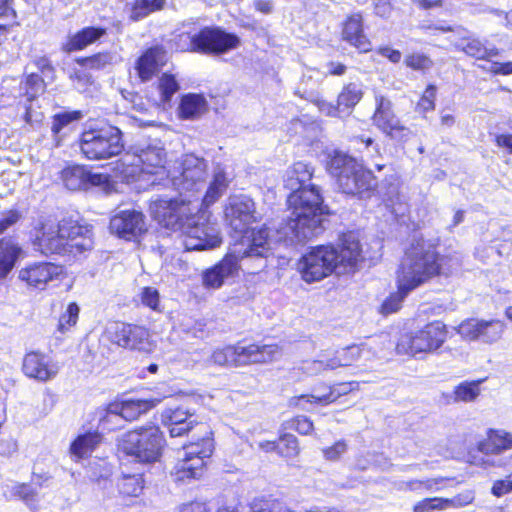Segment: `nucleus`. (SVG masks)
I'll list each match as a JSON object with an SVG mask.
<instances>
[{
	"instance_id": "obj_41",
	"label": "nucleus",
	"mask_w": 512,
	"mask_h": 512,
	"mask_svg": "<svg viewBox=\"0 0 512 512\" xmlns=\"http://www.w3.org/2000/svg\"><path fill=\"white\" fill-rule=\"evenodd\" d=\"M330 354L321 353L316 359L302 361L295 369L306 376L321 375L330 369Z\"/></svg>"
},
{
	"instance_id": "obj_47",
	"label": "nucleus",
	"mask_w": 512,
	"mask_h": 512,
	"mask_svg": "<svg viewBox=\"0 0 512 512\" xmlns=\"http://www.w3.org/2000/svg\"><path fill=\"white\" fill-rule=\"evenodd\" d=\"M120 493L126 496L137 497L143 490V478L141 474L123 475L118 481Z\"/></svg>"
},
{
	"instance_id": "obj_49",
	"label": "nucleus",
	"mask_w": 512,
	"mask_h": 512,
	"mask_svg": "<svg viewBox=\"0 0 512 512\" xmlns=\"http://www.w3.org/2000/svg\"><path fill=\"white\" fill-rule=\"evenodd\" d=\"M165 0H136L132 10L131 19L137 21L146 17L151 12L161 9Z\"/></svg>"
},
{
	"instance_id": "obj_42",
	"label": "nucleus",
	"mask_w": 512,
	"mask_h": 512,
	"mask_svg": "<svg viewBox=\"0 0 512 512\" xmlns=\"http://www.w3.org/2000/svg\"><path fill=\"white\" fill-rule=\"evenodd\" d=\"M383 201L396 218L403 217L408 211L406 199L399 193L398 187L395 185L389 187L388 192L384 195Z\"/></svg>"
},
{
	"instance_id": "obj_33",
	"label": "nucleus",
	"mask_w": 512,
	"mask_h": 512,
	"mask_svg": "<svg viewBox=\"0 0 512 512\" xmlns=\"http://www.w3.org/2000/svg\"><path fill=\"white\" fill-rule=\"evenodd\" d=\"M102 441L101 433L87 432L80 434L70 445V454L76 460L88 457Z\"/></svg>"
},
{
	"instance_id": "obj_63",
	"label": "nucleus",
	"mask_w": 512,
	"mask_h": 512,
	"mask_svg": "<svg viewBox=\"0 0 512 512\" xmlns=\"http://www.w3.org/2000/svg\"><path fill=\"white\" fill-rule=\"evenodd\" d=\"M512 492V478L506 477L505 479L496 480L491 488V493L495 497H502Z\"/></svg>"
},
{
	"instance_id": "obj_22",
	"label": "nucleus",
	"mask_w": 512,
	"mask_h": 512,
	"mask_svg": "<svg viewBox=\"0 0 512 512\" xmlns=\"http://www.w3.org/2000/svg\"><path fill=\"white\" fill-rule=\"evenodd\" d=\"M60 371V365L50 356L39 351H31L24 355L22 372L30 379L48 382L54 379Z\"/></svg>"
},
{
	"instance_id": "obj_48",
	"label": "nucleus",
	"mask_w": 512,
	"mask_h": 512,
	"mask_svg": "<svg viewBox=\"0 0 512 512\" xmlns=\"http://www.w3.org/2000/svg\"><path fill=\"white\" fill-rule=\"evenodd\" d=\"M479 340L485 343H493L499 340L504 332L505 325L499 320L482 321Z\"/></svg>"
},
{
	"instance_id": "obj_35",
	"label": "nucleus",
	"mask_w": 512,
	"mask_h": 512,
	"mask_svg": "<svg viewBox=\"0 0 512 512\" xmlns=\"http://www.w3.org/2000/svg\"><path fill=\"white\" fill-rule=\"evenodd\" d=\"M155 347V342L151 340L148 329L143 326L130 324L125 348L149 354L154 351Z\"/></svg>"
},
{
	"instance_id": "obj_64",
	"label": "nucleus",
	"mask_w": 512,
	"mask_h": 512,
	"mask_svg": "<svg viewBox=\"0 0 512 512\" xmlns=\"http://www.w3.org/2000/svg\"><path fill=\"white\" fill-rule=\"evenodd\" d=\"M251 512H278V503L274 500L256 499L251 505Z\"/></svg>"
},
{
	"instance_id": "obj_16",
	"label": "nucleus",
	"mask_w": 512,
	"mask_h": 512,
	"mask_svg": "<svg viewBox=\"0 0 512 512\" xmlns=\"http://www.w3.org/2000/svg\"><path fill=\"white\" fill-rule=\"evenodd\" d=\"M239 38L219 28H204L190 36L189 50L202 54H223L238 47Z\"/></svg>"
},
{
	"instance_id": "obj_43",
	"label": "nucleus",
	"mask_w": 512,
	"mask_h": 512,
	"mask_svg": "<svg viewBox=\"0 0 512 512\" xmlns=\"http://www.w3.org/2000/svg\"><path fill=\"white\" fill-rule=\"evenodd\" d=\"M98 428L102 431H114L123 426V418L120 415L117 406L114 403L110 404L105 410L101 412Z\"/></svg>"
},
{
	"instance_id": "obj_58",
	"label": "nucleus",
	"mask_w": 512,
	"mask_h": 512,
	"mask_svg": "<svg viewBox=\"0 0 512 512\" xmlns=\"http://www.w3.org/2000/svg\"><path fill=\"white\" fill-rule=\"evenodd\" d=\"M348 445L346 441L339 440L332 446L326 447L322 450L323 457L327 461L335 462L341 459V457L347 452Z\"/></svg>"
},
{
	"instance_id": "obj_46",
	"label": "nucleus",
	"mask_w": 512,
	"mask_h": 512,
	"mask_svg": "<svg viewBox=\"0 0 512 512\" xmlns=\"http://www.w3.org/2000/svg\"><path fill=\"white\" fill-rule=\"evenodd\" d=\"M130 324L123 322H112L105 329V337L119 347L125 348Z\"/></svg>"
},
{
	"instance_id": "obj_13",
	"label": "nucleus",
	"mask_w": 512,
	"mask_h": 512,
	"mask_svg": "<svg viewBox=\"0 0 512 512\" xmlns=\"http://www.w3.org/2000/svg\"><path fill=\"white\" fill-rule=\"evenodd\" d=\"M178 172V175L167 178L164 186L171 184L179 193L189 192L194 195L205 186L208 164L194 153L184 154L179 161Z\"/></svg>"
},
{
	"instance_id": "obj_59",
	"label": "nucleus",
	"mask_w": 512,
	"mask_h": 512,
	"mask_svg": "<svg viewBox=\"0 0 512 512\" xmlns=\"http://www.w3.org/2000/svg\"><path fill=\"white\" fill-rule=\"evenodd\" d=\"M111 62V56L107 53L96 54L92 57L78 60L85 69H101Z\"/></svg>"
},
{
	"instance_id": "obj_24",
	"label": "nucleus",
	"mask_w": 512,
	"mask_h": 512,
	"mask_svg": "<svg viewBox=\"0 0 512 512\" xmlns=\"http://www.w3.org/2000/svg\"><path fill=\"white\" fill-rule=\"evenodd\" d=\"M61 178L65 187L72 191L85 190L92 186H102L108 183L106 174L92 173L81 165L66 167L62 170Z\"/></svg>"
},
{
	"instance_id": "obj_38",
	"label": "nucleus",
	"mask_w": 512,
	"mask_h": 512,
	"mask_svg": "<svg viewBox=\"0 0 512 512\" xmlns=\"http://www.w3.org/2000/svg\"><path fill=\"white\" fill-rule=\"evenodd\" d=\"M104 34L105 30L102 28L86 27L70 37L68 42L65 44L64 49L67 52L81 50L95 42Z\"/></svg>"
},
{
	"instance_id": "obj_27",
	"label": "nucleus",
	"mask_w": 512,
	"mask_h": 512,
	"mask_svg": "<svg viewBox=\"0 0 512 512\" xmlns=\"http://www.w3.org/2000/svg\"><path fill=\"white\" fill-rule=\"evenodd\" d=\"M343 40L357 48L360 52H368L372 45L363 32V18L355 13L347 18L342 31Z\"/></svg>"
},
{
	"instance_id": "obj_51",
	"label": "nucleus",
	"mask_w": 512,
	"mask_h": 512,
	"mask_svg": "<svg viewBox=\"0 0 512 512\" xmlns=\"http://www.w3.org/2000/svg\"><path fill=\"white\" fill-rule=\"evenodd\" d=\"M475 500V491L466 489L451 498H443L445 510L466 507Z\"/></svg>"
},
{
	"instance_id": "obj_23",
	"label": "nucleus",
	"mask_w": 512,
	"mask_h": 512,
	"mask_svg": "<svg viewBox=\"0 0 512 512\" xmlns=\"http://www.w3.org/2000/svg\"><path fill=\"white\" fill-rule=\"evenodd\" d=\"M62 272V267L56 264L35 262L20 269L18 278L28 287L43 290L49 282L58 279Z\"/></svg>"
},
{
	"instance_id": "obj_7",
	"label": "nucleus",
	"mask_w": 512,
	"mask_h": 512,
	"mask_svg": "<svg viewBox=\"0 0 512 512\" xmlns=\"http://www.w3.org/2000/svg\"><path fill=\"white\" fill-rule=\"evenodd\" d=\"M166 158L164 149L157 145L148 146L139 150L136 154H126L122 158L121 170L124 177L138 176L139 179L148 181L152 186L164 185L168 177L163 163Z\"/></svg>"
},
{
	"instance_id": "obj_45",
	"label": "nucleus",
	"mask_w": 512,
	"mask_h": 512,
	"mask_svg": "<svg viewBox=\"0 0 512 512\" xmlns=\"http://www.w3.org/2000/svg\"><path fill=\"white\" fill-rule=\"evenodd\" d=\"M363 97L362 85L358 83H349L343 87L338 95L337 104L339 107L347 109L353 108Z\"/></svg>"
},
{
	"instance_id": "obj_14",
	"label": "nucleus",
	"mask_w": 512,
	"mask_h": 512,
	"mask_svg": "<svg viewBox=\"0 0 512 512\" xmlns=\"http://www.w3.org/2000/svg\"><path fill=\"white\" fill-rule=\"evenodd\" d=\"M196 223L188 221L180 231L184 234L183 245L187 251L213 249L220 245L221 238L216 226L208 221L207 211L199 208Z\"/></svg>"
},
{
	"instance_id": "obj_5",
	"label": "nucleus",
	"mask_w": 512,
	"mask_h": 512,
	"mask_svg": "<svg viewBox=\"0 0 512 512\" xmlns=\"http://www.w3.org/2000/svg\"><path fill=\"white\" fill-rule=\"evenodd\" d=\"M329 173L337 178L339 188L343 193L368 197L376 186L371 171L364 169L356 159L347 154L334 151L327 163Z\"/></svg>"
},
{
	"instance_id": "obj_21",
	"label": "nucleus",
	"mask_w": 512,
	"mask_h": 512,
	"mask_svg": "<svg viewBox=\"0 0 512 512\" xmlns=\"http://www.w3.org/2000/svg\"><path fill=\"white\" fill-rule=\"evenodd\" d=\"M225 217L231 228L242 234L248 225L257 220L255 203L244 195L231 197L225 208Z\"/></svg>"
},
{
	"instance_id": "obj_6",
	"label": "nucleus",
	"mask_w": 512,
	"mask_h": 512,
	"mask_svg": "<svg viewBox=\"0 0 512 512\" xmlns=\"http://www.w3.org/2000/svg\"><path fill=\"white\" fill-rule=\"evenodd\" d=\"M199 208V197L192 200L183 193L175 198H157L149 207L151 216L160 225L173 231H180L188 221L196 223V212H199Z\"/></svg>"
},
{
	"instance_id": "obj_8",
	"label": "nucleus",
	"mask_w": 512,
	"mask_h": 512,
	"mask_svg": "<svg viewBox=\"0 0 512 512\" xmlns=\"http://www.w3.org/2000/svg\"><path fill=\"white\" fill-rule=\"evenodd\" d=\"M280 356L281 349L275 344L248 346L237 344L214 349L207 362L218 366H244L271 362Z\"/></svg>"
},
{
	"instance_id": "obj_3",
	"label": "nucleus",
	"mask_w": 512,
	"mask_h": 512,
	"mask_svg": "<svg viewBox=\"0 0 512 512\" xmlns=\"http://www.w3.org/2000/svg\"><path fill=\"white\" fill-rule=\"evenodd\" d=\"M32 245L35 251L44 255L81 253L93 246L92 229L71 218L59 223L43 219L35 228Z\"/></svg>"
},
{
	"instance_id": "obj_57",
	"label": "nucleus",
	"mask_w": 512,
	"mask_h": 512,
	"mask_svg": "<svg viewBox=\"0 0 512 512\" xmlns=\"http://www.w3.org/2000/svg\"><path fill=\"white\" fill-rule=\"evenodd\" d=\"M445 510L442 497L426 498L414 505L413 512H433Z\"/></svg>"
},
{
	"instance_id": "obj_62",
	"label": "nucleus",
	"mask_w": 512,
	"mask_h": 512,
	"mask_svg": "<svg viewBox=\"0 0 512 512\" xmlns=\"http://www.w3.org/2000/svg\"><path fill=\"white\" fill-rule=\"evenodd\" d=\"M79 117V112L63 113L56 115L53 119L51 127L52 132L54 134H59L65 126L69 125L72 121L77 120Z\"/></svg>"
},
{
	"instance_id": "obj_1",
	"label": "nucleus",
	"mask_w": 512,
	"mask_h": 512,
	"mask_svg": "<svg viewBox=\"0 0 512 512\" xmlns=\"http://www.w3.org/2000/svg\"><path fill=\"white\" fill-rule=\"evenodd\" d=\"M312 175L313 168L303 161L295 162L286 171L284 183L292 190L288 197L291 212L281 233L292 242L305 241L322 230L323 216L326 213L323 198L315 186H304L311 180Z\"/></svg>"
},
{
	"instance_id": "obj_55",
	"label": "nucleus",
	"mask_w": 512,
	"mask_h": 512,
	"mask_svg": "<svg viewBox=\"0 0 512 512\" xmlns=\"http://www.w3.org/2000/svg\"><path fill=\"white\" fill-rule=\"evenodd\" d=\"M13 491L16 496L26 503V505L33 509L37 508L38 493L31 485L25 483L17 484L14 486Z\"/></svg>"
},
{
	"instance_id": "obj_54",
	"label": "nucleus",
	"mask_w": 512,
	"mask_h": 512,
	"mask_svg": "<svg viewBox=\"0 0 512 512\" xmlns=\"http://www.w3.org/2000/svg\"><path fill=\"white\" fill-rule=\"evenodd\" d=\"M299 453L297 438L291 434H285L279 439L278 454L285 458H294Z\"/></svg>"
},
{
	"instance_id": "obj_25",
	"label": "nucleus",
	"mask_w": 512,
	"mask_h": 512,
	"mask_svg": "<svg viewBox=\"0 0 512 512\" xmlns=\"http://www.w3.org/2000/svg\"><path fill=\"white\" fill-rule=\"evenodd\" d=\"M161 422L171 437H181L190 432L198 421L194 413L184 407H169L162 411Z\"/></svg>"
},
{
	"instance_id": "obj_53",
	"label": "nucleus",
	"mask_w": 512,
	"mask_h": 512,
	"mask_svg": "<svg viewBox=\"0 0 512 512\" xmlns=\"http://www.w3.org/2000/svg\"><path fill=\"white\" fill-rule=\"evenodd\" d=\"M21 89L24 90V95L30 102L44 91V83L39 75L32 73L26 78Z\"/></svg>"
},
{
	"instance_id": "obj_34",
	"label": "nucleus",
	"mask_w": 512,
	"mask_h": 512,
	"mask_svg": "<svg viewBox=\"0 0 512 512\" xmlns=\"http://www.w3.org/2000/svg\"><path fill=\"white\" fill-rule=\"evenodd\" d=\"M21 251V247L11 239L0 240V281L13 270Z\"/></svg>"
},
{
	"instance_id": "obj_30",
	"label": "nucleus",
	"mask_w": 512,
	"mask_h": 512,
	"mask_svg": "<svg viewBox=\"0 0 512 512\" xmlns=\"http://www.w3.org/2000/svg\"><path fill=\"white\" fill-rule=\"evenodd\" d=\"M354 383H342L332 387H325L328 391L322 395H300L299 397L294 398L295 405L300 406L302 409H306V406L303 404L306 403H317L321 405H327L334 401H336L340 396L348 394L352 389Z\"/></svg>"
},
{
	"instance_id": "obj_11",
	"label": "nucleus",
	"mask_w": 512,
	"mask_h": 512,
	"mask_svg": "<svg viewBox=\"0 0 512 512\" xmlns=\"http://www.w3.org/2000/svg\"><path fill=\"white\" fill-rule=\"evenodd\" d=\"M80 151L88 160H105L119 155L123 149L122 132L114 126L84 131Z\"/></svg>"
},
{
	"instance_id": "obj_20",
	"label": "nucleus",
	"mask_w": 512,
	"mask_h": 512,
	"mask_svg": "<svg viewBox=\"0 0 512 512\" xmlns=\"http://www.w3.org/2000/svg\"><path fill=\"white\" fill-rule=\"evenodd\" d=\"M239 255L240 251L234 247L220 262L203 271V286L207 289H219L226 281L235 277L240 268L246 269Z\"/></svg>"
},
{
	"instance_id": "obj_37",
	"label": "nucleus",
	"mask_w": 512,
	"mask_h": 512,
	"mask_svg": "<svg viewBox=\"0 0 512 512\" xmlns=\"http://www.w3.org/2000/svg\"><path fill=\"white\" fill-rule=\"evenodd\" d=\"M228 183L229 180L224 170L222 168H216L214 170L212 181L202 198V205L209 207L214 204L226 191Z\"/></svg>"
},
{
	"instance_id": "obj_50",
	"label": "nucleus",
	"mask_w": 512,
	"mask_h": 512,
	"mask_svg": "<svg viewBox=\"0 0 512 512\" xmlns=\"http://www.w3.org/2000/svg\"><path fill=\"white\" fill-rule=\"evenodd\" d=\"M179 88V84L173 75L163 74L158 83L161 101L168 103Z\"/></svg>"
},
{
	"instance_id": "obj_15",
	"label": "nucleus",
	"mask_w": 512,
	"mask_h": 512,
	"mask_svg": "<svg viewBox=\"0 0 512 512\" xmlns=\"http://www.w3.org/2000/svg\"><path fill=\"white\" fill-rule=\"evenodd\" d=\"M244 241L241 245L246 244L247 248L240 251V260L249 273L255 274L266 267V258L271 251V240L266 227L258 230L245 231Z\"/></svg>"
},
{
	"instance_id": "obj_4",
	"label": "nucleus",
	"mask_w": 512,
	"mask_h": 512,
	"mask_svg": "<svg viewBox=\"0 0 512 512\" xmlns=\"http://www.w3.org/2000/svg\"><path fill=\"white\" fill-rule=\"evenodd\" d=\"M436 271L434 254L429 247L420 246L406 252L397 271L398 291L383 302L381 313L388 315L398 311L403 299L428 281Z\"/></svg>"
},
{
	"instance_id": "obj_9",
	"label": "nucleus",
	"mask_w": 512,
	"mask_h": 512,
	"mask_svg": "<svg viewBox=\"0 0 512 512\" xmlns=\"http://www.w3.org/2000/svg\"><path fill=\"white\" fill-rule=\"evenodd\" d=\"M164 445L163 433L154 425L127 432L119 441L120 450L141 463L156 462Z\"/></svg>"
},
{
	"instance_id": "obj_10",
	"label": "nucleus",
	"mask_w": 512,
	"mask_h": 512,
	"mask_svg": "<svg viewBox=\"0 0 512 512\" xmlns=\"http://www.w3.org/2000/svg\"><path fill=\"white\" fill-rule=\"evenodd\" d=\"M214 450L213 439L207 434L197 441L183 445L177 452V461L171 470V476L176 482H186L202 476L205 459Z\"/></svg>"
},
{
	"instance_id": "obj_31",
	"label": "nucleus",
	"mask_w": 512,
	"mask_h": 512,
	"mask_svg": "<svg viewBox=\"0 0 512 512\" xmlns=\"http://www.w3.org/2000/svg\"><path fill=\"white\" fill-rule=\"evenodd\" d=\"M420 246H425L426 248L429 247V249L432 250V253L434 254V260L437 266V271L431 276V278L437 274H452L454 271H457L460 268L461 262L458 256L454 255L438 257L434 245L424 239L414 240L406 252H410L414 248Z\"/></svg>"
},
{
	"instance_id": "obj_12",
	"label": "nucleus",
	"mask_w": 512,
	"mask_h": 512,
	"mask_svg": "<svg viewBox=\"0 0 512 512\" xmlns=\"http://www.w3.org/2000/svg\"><path fill=\"white\" fill-rule=\"evenodd\" d=\"M446 339V325L440 321H434L418 331L402 335L396 349L399 354L410 356L433 353L444 344Z\"/></svg>"
},
{
	"instance_id": "obj_39",
	"label": "nucleus",
	"mask_w": 512,
	"mask_h": 512,
	"mask_svg": "<svg viewBox=\"0 0 512 512\" xmlns=\"http://www.w3.org/2000/svg\"><path fill=\"white\" fill-rule=\"evenodd\" d=\"M443 480V478L398 480L394 482V487L401 492L435 491L439 489V484Z\"/></svg>"
},
{
	"instance_id": "obj_60",
	"label": "nucleus",
	"mask_w": 512,
	"mask_h": 512,
	"mask_svg": "<svg viewBox=\"0 0 512 512\" xmlns=\"http://www.w3.org/2000/svg\"><path fill=\"white\" fill-rule=\"evenodd\" d=\"M405 64L414 70H427L432 67V60L421 53H414L405 58Z\"/></svg>"
},
{
	"instance_id": "obj_28",
	"label": "nucleus",
	"mask_w": 512,
	"mask_h": 512,
	"mask_svg": "<svg viewBox=\"0 0 512 512\" xmlns=\"http://www.w3.org/2000/svg\"><path fill=\"white\" fill-rule=\"evenodd\" d=\"M373 353L370 349L364 345H352L340 350H337L334 354L330 355V369H337L339 367L351 366L359 360L364 361V365L367 361H370L373 357Z\"/></svg>"
},
{
	"instance_id": "obj_32",
	"label": "nucleus",
	"mask_w": 512,
	"mask_h": 512,
	"mask_svg": "<svg viewBox=\"0 0 512 512\" xmlns=\"http://www.w3.org/2000/svg\"><path fill=\"white\" fill-rule=\"evenodd\" d=\"M207 110V101L201 94L189 93L182 96L178 115L183 120L199 118Z\"/></svg>"
},
{
	"instance_id": "obj_52",
	"label": "nucleus",
	"mask_w": 512,
	"mask_h": 512,
	"mask_svg": "<svg viewBox=\"0 0 512 512\" xmlns=\"http://www.w3.org/2000/svg\"><path fill=\"white\" fill-rule=\"evenodd\" d=\"M483 320L467 319L457 327V333L466 340H479Z\"/></svg>"
},
{
	"instance_id": "obj_29",
	"label": "nucleus",
	"mask_w": 512,
	"mask_h": 512,
	"mask_svg": "<svg viewBox=\"0 0 512 512\" xmlns=\"http://www.w3.org/2000/svg\"><path fill=\"white\" fill-rule=\"evenodd\" d=\"M167 62V53L162 47L148 49L137 61L136 69L143 81L150 80Z\"/></svg>"
},
{
	"instance_id": "obj_26",
	"label": "nucleus",
	"mask_w": 512,
	"mask_h": 512,
	"mask_svg": "<svg viewBox=\"0 0 512 512\" xmlns=\"http://www.w3.org/2000/svg\"><path fill=\"white\" fill-rule=\"evenodd\" d=\"M110 229L119 237L134 238L146 230L144 216L136 210L120 211L111 219Z\"/></svg>"
},
{
	"instance_id": "obj_18",
	"label": "nucleus",
	"mask_w": 512,
	"mask_h": 512,
	"mask_svg": "<svg viewBox=\"0 0 512 512\" xmlns=\"http://www.w3.org/2000/svg\"><path fill=\"white\" fill-rule=\"evenodd\" d=\"M420 29L426 33L435 34L436 31L440 32H455L459 39L454 42L456 49L463 51L466 55L482 60H489L498 55V50L494 46H488L486 43L477 38L467 36V31L461 27L453 29L445 25H431L422 23Z\"/></svg>"
},
{
	"instance_id": "obj_61",
	"label": "nucleus",
	"mask_w": 512,
	"mask_h": 512,
	"mask_svg": "<svg viewBox=\"0 0 512 512\" xmlns=\"http://www.w3.org/2000/svg\"><path fill=\"white\" fill-rule=\"evenodd\" d=\"M308 99L319 109V111L327 116L336 117L340 114V107L334 106L318 95L310 94Z\"/></svg>"
},
{
	"instance_id": "obj_56",
	"label": "nucleus",
	"mask_w": 512,
	"mask_h": 512,
	"mask_svg": "<svg viewBox=\"0 0 512 512\" xmlns=\"http://www.w3.org/2000/svg\"><path fill=\"white\" fill-rule=\"evenodd\" d=\"M141 303L153 311L161 312L159 291L154 287H144L140 292Z\"/></svg>"
},
{
	"instance_id": "obj_36",
	"label": "nucleus",
	"mask_w": 512,
	"mask_h": 512,
	"mask_svg": "<svg viewBox=\"0 0 512 512\" xmlns=\"http://www.w3.org/2000/svg\"><path fill=\"white\" fill-rule=\"evenodd\" d=\"M158 403L159 400L155 399H131L120 403H114V405L117 406L118 411L124 421H133L137 419L141 414L156 406Z\"/></svg>"
},
{
	"instance_id": "obj_40",
	"label": "nucleus",
	"mask_w": 512,
	"mask_h": 512,
	"mask_svg": "<svg viewBox=\"0 0 512 512\" xmlns=\"http://www.w3.org/2000/svg\"><path fill=\"white\" fill-rule=\"evenodd\" d=\"M486 379H478L473 381H463L453 390V399L455 402H474L481 394L480 385Z\"/></svg>"
},
{
	"instance_id": "obj_44",
	"label": "nucleus",
	"mask_w": 512,
	"mask_h": 512,
	"mask_svg": "<svg viewBox=\"0 0 512 512\" xmlns=\"http://www.w3.org/2000/svg\"><path fill=\"white\" fill-rule=\"evenodd\" d=\"M80 307L75 302H70L58 319L57 331L66 334L76 326L79 319Z\"/></svg>"
},
{
	"instance_id": "obj_2",
	"label": "nucleus",
	"mask_w": 512,
	"mask_h": 512,
	"mask_svg": "<svg viewBox=\"0 0 512 512\" xmlns=\"http://www.w3.org/2000/svg\"><path fill=\"white\" fill-rule=\"evenodd\" d=\"M360 258L359 241L353 234H348L338 248L320 245L305 253L298 262V270L305 282L312 283L333 272L341 275L355 271Z\"/></svg>"
},
{
	"instance_id": "obj_17",
	"label": "nucleus",
	"mask_w": 512,
	"mask_h": 512,
	"mask_svg": "<svg viewBox=\"0 0 512 512\" xmlns=\"http://www.w3.org/2000/svg\"><path fill=\"white\" fill-rule=\"evenodd\" d=\"M512 449V433L504 429H488L486 438L477 444V451H469L467 461L478 467H490L493 462L488 455H499Z\"/></svg>"
},
{
	"instance_id": "obj_19",
	"label": "nucleus",
	"mask_w": 512,
	"mask_h": 512,
	"mask_svg": "<svg viewBox=\"0 0 512 512\" xmlns=\"http://www.w3.org/2000/svg\"><path fill=\"white\" fill-rule=\"evenodd\" d=\"M375 101L376 110L373 115L375 126L391 138L401 141L408 140L412 132L402 125L399 118L394 114L391 101L381 95H376Z\"/></svg>"
}]
</instances>
